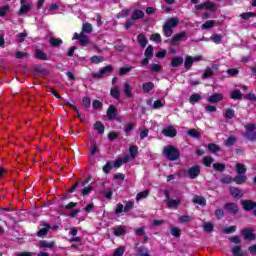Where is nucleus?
<instances>
[{"label":"nucleus","instance_id":"f257e3e1","mask_svg":"<svg viewBox=\"0 0 256 256\" xmlns=\"http://www.w3.org/2000/svg\"><path fill=\"white\" fill-rule=\"evenodd\" d=\"M179 25V19L178 18H170L166 20V22L163 25V32L166 37H171L173 35V29Z\"/></svg>","mask_w":256,"mask_h":256},{"label":"nucleus","instance_id":"f03ea898","mask_svg":"<svg viewBox=\"0 0 256 256\" xmlns=\"http://www.w3.org/2000/svg\"><path fill=\"white\" fill-rule=\"evenodd\" d=\"M164 155L169 161H177L179 159V151L174 146H166L164 148Z\"/></svg>","mask_w":256,"mask_h":256},{"label":"nucleus","instance_id":"7ed1b4c3","mask_svg":"<svg viewBox=\"0 0 256 256\" xmlns=\"http://www.w3.org/2000/svg\"><path fill=\"white\" fill-rule=\"evenodd\" d=\"M199 61H203L202 56H187L185 61H184V67L185 69L189 70L191 67H193L194 63H199Z\"/></svg>","mask_w":256,"mask_h":256},{"label":"nucleus","instance_id":"20e7f679","mask_svg":"<svg viewBox=\"0 0 256 256\" xmlns=\"http://www.w3.org/2000/svg\"><path fill=\"white\" fill-rule=\"evenodd\" d=\"M245 129H246L245 137L249 139V141H256V133H254L255 124H247L245 126Z\"/></svg>","mask_w":256,"mask_h":256},{"label":"nucleus","instance_id":"39448f33","mask_svg":"<svg viewBox=\"0 0 256 256\" xmlns=\"http://www.w3.org/2000/svg\"><path fill=\"white\" fill-rule=\"evenodd\" d=\"M72 39L73 41H75V39H78L82 47H87V44L90 43L89 38L83 32H81L80 34L74 33V36Z\"/></svg>","mask_w":256,"mask_h":256},{"label":"nucleus","instance_id":"423d86ee","mask_svg":"<svg viewBox=\"0 0 256 256\" xmlns=\"http://www.w3.org/2000/svg\"><path fill=\"white\" fill-rule=\"evenodd\" d=\"M243 209L245 211H251L253 210L256 215V203L251 200H243L242 202Z\"/></svg>","mask_w":256,"mask_h":256},{"label":"nucleus","instance_id":"0eeeda50","mask_svg":"<svg viewBox=\"0 0 256 256\" xmlns=\"http://www.w3.org/2000/svg\"><path fill=\"white\" fill-rule=\"evenodd\" d=\"M187 173L190 179H196V177H199V174L201 173V168H199V166H192L188 169Z\"/></svg>","mask_w":256,"mask_h":256},{"label":"nucleus","instance_id":"6e6552de","mask_svg":"<svg viewBox=\"0 0 256 256\" xmlns=\"http://www.w3.org/2000/svg\"><path fill=\"white\" fill-rule=\"evenodd\" d=\"M162 133L165 137H175L177 135V129L173 126H167L162 130Z\"/></svg>","mask_w":256,"mask_h":256},{"label":"nucleus","instance_id":"1a4fd4ad","mask_svg":"<svg viewBox=\"0 0 256 256\" xmlns=\"http://www.w3.org/2000/svg\"><path fill=\"white\" fill-rule=\"evenodd\" d=\"M223 94L221 93H214L210 96H208L207 100L209 103H219V101H223Z\"/></svg>","mask_w":256,"mask_h":256},{"label":"nucleus","instance_id":"9d476101","mask_svg":"<svg viewBox=\"0 0 256 256\" xmlns=\"http://www.w3.org/2000/svg\"><path fill=\"white\" fill-rule=\"evenodd\" d=\"M32 7H33V4L31 3H27V2L21 3V7L18 12L19 15H25V13H28L29 11H31Z\"/></svg>","mask_w":256,"mask_h":256},{"label":"nucleus","instance_id":"9b49d317","mask_svg":"<svg viewBox=\"0 0 256 256\" xmlns=\"http://www.w3.org/2000/svg\"><path fill=\"white\" fill-rule=\"evenodd\" d=\"M180 203H181V199L169 200V196L167 195L166 205L168 209H177Z\"/></svg>","mask_w":256,"mask_h":256},{"label":"nucleus","instance_id":"f8f14e48","mask_svg":"<svg viewBox=\"0 0 256 256\" xmlns=\"http://www.w3.org/2000/svg\"><path fill=\"white\" fill-rule=\"evenodd\" d=\"M242 235H244L245 239H247L248 241H255V234L251 229H243Z\"/></svg>","mask_w":256,"mask_h":256},{"label":"nucleus","instance_id":"ddd939ff","mask_svg":"<svg viewBox=\"0 0 256 256\" xmlns=\"http://www.w3.org/2000/svg\"><path fill=\"white\" fill-rule=\"evenodd\" d=\"M185 37H187L186 32H181V33L174 35L172 37V45H177V43H179V41H182V39H185Z\"/></svg>","mask_w":256,"mask_h":256},{"label":"nucleus","instance_id":"4468645a","mask_svg":"<svg viewBox=\"0 0 256 256\" xmlns=\"http://www.w3.org/2000/svg\"><path fill=\"white\" fill-rule=\"evenodd\" d=\"M230 194L232 195V197H234L235 199H241V197H243V191L239 190L236 187H231L230 188Z\"/></svg>","mask_w":256,"mask_h":256},{"label":"nucleus","instance_id":"2eb2a0df","mask_svg":"<svg viewBox=\"0 0 256 256\" xmlns=\"http://www.w3.org/2000/svg\"><path fill=\"white\" fill-rule=\"evenodd\" d=\"M112 70L113 68L111 66H106L102 68L98 73L94 74V77H105V73H111Z\"/></svg>","mask_w":256,"mask_h":256},{"label":"nucleus","instance_id":"dca6fc26","mask_svg":"<svg viewBox=\"0 0 256 256\" xmlns=\"http://www.w3.org/2000/svg\"><path fill=\"white\" fill-rule=\"evenodd\" d=\"M232 254L233 256H247V252H244L241 249V246H235L232 248Z\"/></svg>","mask_w":256,"mask_h":256},{"label":"nucleus","instance_id":"f3484780","mask_svg":"<svg viewBox=\"0 0 256 256\" xmlns=\"http://www.w3.org/2000/svg\"><path fill=\"white\" fill-rule=\"evenodd\" d=\"M133 88L131 87V84L129 82H126L124 84V93H125V96L128 97V98H131L133 97Z\"/></svg>","mask_w":256,"mask_h":256},{"label":"nucleus","instance_id":"a211bd4d","mask_svg":"<svg viewBox=\"0 0 256 256\" xmlns=\"http://www.w3.org/2000/svg\"><path fill=\"white\" fill-rule=\"evenodd\" d=\"M117 108H115L114 106H110L107 110V116L108 119H115V117L117 116Z\"/></svg>","mask_w":256,"mask_h":256},{"label":"nucleus","instance_id":"6ab92c4d","mask_svg":"<svg viewBox=\"0 0 256 256\" xmlns=\"http://www.w3.org/2000/svg\"><path fill=\"white\" fill-rule=\"evenodd\" d=\"M154 87H155V84H153V82H147L142 85V89L144 93H150L151 91H153Z\"/></svg>","mask_w":256,"mask_h":256},{"label":"nucleus","instance_id":"aec40b11","mask_svg":"<svg viewBox=\"0 0 256 256\" xmlns=\"http://www.w3.org/2000/svg\"><path fill=\"white\" fill-rule=\"evenodd\" d=\"M35 57H36V59H40L42 61H47V59H48L47 54L45 52H43L42 50H39V49H37L35 51Z\"/></svg>","mask_w":256,"mask_h":256},{"label":"nucleus","instance_id":"412c9836","mask_svg":"<svg viewBox=\"0 0 256 256\" xmlns=\"http://www.w3.org/2000/svg\"><path fill=\"white\" fill-rule=\"evenodd\" d=\"M149 197V191L145 190L142 192H139L136 196V201L139 203V201H143V199H147Z\"/></svg>","mask_w":256,"mask_h":256},{"label":"nucleus","instance_id":"4be33fe9","mask_svg":"<svg viewBox=\"0 0 256 256\" xmlns=\"http://www.w3.org/2000/svg\"><path fill=\"white\" fill-rule=\"evenodd\" d=\"M180 65H183V58L177 56L172 59L171 67H179Z\"/></svg>","mask_w":256,"mask_h":256},{"label":"nucleus","instance_id":"5701e85b","mask_svg":"<svg viewBox=\"0 0 256 256\" xmlns=\"http://www.w3.org/2000/svg\"><path fill=\"white\" fill-rule=\"evenodd\" d=\"M143 17H145V13L141 10H134L132 12V19H134V20L143 19Z\"/></svg>","mask_w":256,"mask_h":256},{"label":"nucleus","instance_id":"b1692460","mask_svg":"<svg viewBox=\"0 0 256 256\" xmlns=\"http://www.w3.org/2000/svg\"><path fill=\"white\" fill-rule=\"evenodd\" d=\"M94 129L98 131L100 135H103V133H105V126L101 122H96L94 124Z\"/></svg>","mask_w":256,"mask_h":256},{"label":"nucleus","instance_id":"393cba45","mask_svg":"<svg viewBox=\"0 0 256 256\" xmlns=\"http://www.w3.org/2000/svg\"><path fill=\"white\" fill-rule=\"evenodd\" d=\"M82 33H93V25L85 22L82 26Z\"/></svg>","mask_w":256,"mask_h":256},{"label":"nucleus","instance_id":"a878e982","mask_svg":"<svg viewBox=\"0 0 256 256\" xmlns=\"http://www.w3.org/2000/svg\"><path fill=\"white\" fill-rule=\"evenodd\" d=\"M226 210L229 211V213H237V211H239V207L234 203H229L226 205Z\"/></svg>","mask_w":256,"mask_h":256},{"label":"nucleus","instance_id":"bb28decb","mask_svg":"<svg viewBox=\"0 0 256 256\" xmlns=\"http://www.w3.org/2000/svg\"><path fill=\"white\" fill-rule=\"evenodd\" d=\"M235 183L237 185H242V183H245L247 181V176L245 175H238L234 178Z\"/></svg>","mask_w":256,"mask_h":256},{"label":"nucleus","instance_id":"cd10ccee","mask_svg":"<svg viewBox=\"0 0 256 256\" xmlns=\"http://www.w3.org/2000/svg\"><path fill=\"white\" fill-rule=\"evenodd\" d=\"M236 171L238 175H243V173L247 172V167L243 164H236Z\"/></svg>","mask_w":256,"mask_h":256},{"label":"nucleus","instance_id":"c85d7f7f","mask_svg":"<svg viewBox=\"0 0 256 256\" xmlns=\"http://www.w3.org/2000/svg\"><path fill=\"white\" fill-rule=\"evenodd\" d=\"M63 44V40L59 39V38H51L50 39V45H52V47H59V45Z\"/></svg>","mask_w":256,"mask_h":256},{"label":"nucleus","instance_id":"c756f323","mask_svg":"<svg viewBox=\"0 0 256 256\" xmlns=\"http://www.w3.org/2000/svg\"><path fill=\"white\" fill-rule=\"evenodd\" d=\"M138 43L141 47H147V38L143 34L138 35Z\"/></svg>","mask_w":256,"mask_h":256},{"label":"nucleus","instance_id":"7c9ffc66","mask_svg":"<svg viewBox=\"0 0 256 256\" xmlns=\"http://www.w3.org/2000/svg\"><path fill=\"white\" fill-rule=\"evenodd\" d=\"M198 101H201V95L199 94H192L189 98V102L194 105V103H198Z\"/></svg>","mask_w":256,"mask_h":256},{"label":"nucleus","instance_id":"2f4dec72","mask_svg":"<svg viewBox=\"0 0 256 256\" xmlns=\"http://www.w3.org/2000/svg\"><path fill=\"white\" fill-rule=\"evenodd\" d=\"M49 229H51V227H49V225L46 224L42 229L38 231V237H43L44 235H47Z\"/></svg>","mask_w":256,"mask_h":256},{"label":"nucleus","instance_id":"473e14b6","mask_svg":"<svg viewBox=\"0 0 256 256\" xmlns=\"http://www.w3.org/2000/svg\"><path fill=\"white\" fill-rule=\"evenodd\" d=\"M231 99H234V100H237V99H242L243 97V94L241 93L240 90H234L232 93H231Z\"/></svg>","mask_w":256,"mask_h":256},{"label":"nucleus","instance_id":"72a5a7b5","mask_svg":"<svg viewBox=\"0 0 256 256\" xmlns=\"http://www.w3.org/2000/svg\"><path fill=\"white\" fill-rule=\"evenodd\" d=\"M211 41H213V43H216L217 45H219V43H221L223 36L219 35V34H213L210 37Z\"/></svg>","mask_w":256,"mask_h":256},{"label":"nucleus","instance_id":"f704fd0d","mask_svg":"<svg viewBox=\"0 0 256 256\" xmlns=\"http://www.w3.org/2000/svg\"><path fill=\"white\" fill-rule=\"evenodd\" d=\"M213 223L211 222H205L203 225V229L206 233H211L213 231Z\"/></svg>","mask_w":256,"mask_h":256},{"label":"nucleus","instance_id":"c9c22d12","mask_svg":"<svg viewBox=\"0 0 256 256\" xmlns=\"http://www.w3.org/2000/svg\"><path fill=\"white\" fill-rule=\"evenodd\" d=\"M111 95L114 97V99H119V95H121V92L119 91V88L114 86L111 91Z\"/></svg>","mask_w":256,"mask_h":256},{"label":"nucleus","instance_id":"e433bc0d","mask_svg":"<svg viewBox=\"0 0 256 256\" xmlns=\"http://www.w3.org/2000/svg\"><path fill=\"white\" fill-rule=\"evenodd\" d=\"M124 233H125L124 227L119 226L114 229V235H116V237H121V235H124Z\"/></svg>","mask_w":256,"mask_h":256},{"label":"nucleus","instance_id":"4c0bfd02","mask_svg":"<svg viewBox=\"0 0 256 256\" xmlns=\"http://www.w3.org/2000/svg\"><path fill=\"white\" fill-rule=\"evenodd\" d=\"M11 9V6L5 5L2 8H0V17H5L7 13H9V10Z\"/></svg>","mask_w":256,"mask_h":256},{"label":"nucleus","instance_id":"58836bf2","mask_svg":"<svg viewBox=\"0 0 256 256\" xmlns=\"http://www.w3.org/2000/svg\"><path fill=\"white\" fill-rule=\"evenodd\" d=\"M129 151L130 157H132V159H135V157H137V153L139 152V148H137V146H131Z\"/></svg>","mask_w":256,"mask_h":256},{"label":"nucleus","instance_id":"ea45409f","mask_svg":"<svg viewBox=\"0 0 256 256\" xmlns=\"http://www.w3.org/2000/svg\"><path fill=\"white\" fill-rule=\"evenodd\" d=\"M215 27V21L213 20H208L202 25V29H211Z\"/></svg>","mask_w":256,"mask_h":256},{"label":"nucleus","instance_id":"a19ab883","mask_svg":"<svg viewBox=\"0 0 256 256\" xmlns=\"http://www.w3.org/2000/svg\"><path fill=\"white\" fill-rule=\"evenodd\" d=\"M67 105H68V107H71V109H74L78 119H80V121H83V118L81 117V112H79V109H77V106L71 104L70 102H67Z\"/></svg>","mask_w":256,"mask_h":256},{"label":"nucleus","instance_id":"79ce46f5","mask_svg":"<svg viewBox=\"0 0 256 256\" xmlns=\"http://www.w3.org/2000/svg\"><path fill=\"white\" fill-rule=\"evenodd\" d=\"M145 57L151 59L153 57V46H148L145 50Z\"/></svg>","mask_w":256,"mask_h":256},{"label":"nucleus","instance_id":"37998d69","mask_svg":"<svg viewBox=\"0 0 256 256\" xmlns=\"http://www.w3.org/2000/svg\"><path fill=\"white\" fill-rule=\"evenodd\" d=\"M193 202L198 205H205V198L203 196H195Z\"/></svg>","mask_w":256,"mask_h":256},{"label":"nucleus","instance_id":"c03bdc74","mask_svg":"<svg viewBox=\"0 0 256 256\" xmlns=\"http://www.w3.org/2000/svg\"><path fill=\"white\" fill-rule=\"evenodd\" d=\"M55 243L54 242H49V241H42L40 242V247H46L47 249H52L54 247Z\"/></svg>","mask_w":256,"mask_h":256},{"label":"nucleus","instance_id":"a18cd8bd","mask_svg":"<svg viewBox=\"0 0 256 256\" xmlns=\"http://www.w3.org/2000/svg\"><path fill=\"white\" fill-rule=\"evenodd\" d=\"M165 105V101L163 100H156L153 103V109H161Z\"/></svg>","mask_w":256,"mask_h":256},{"label":"nucleus","instance_id":"49530a36","mask_svg":"<svg viewBox=\"0 0 256 256\" xmlns=\"http://www.w3.org/2000/svg\"><path fill=\"white\" fill-rule=\"evenodd\" d=\"M171 235H173V237H181V229H179L178 227H174L170 230Z\"/></svg>","mask_w":256,"mask_h":256},{"label":"nucleus","instance_id":"de8ad7c7","mask_svg":"<svg viewBox=\"0 0 256 256\" xmlns=\"http://www.w3.org/2000/svg\"><path fill=\"white\" fill-rule=\"evenodd\" d=\"M203 163L206 167H211V163H213V158L211 156H205L203 158Z\"/></svg>","mask_w":256,"mask_h":256},{"label":"nucleus","instance_id":"09e8293b","mask_svg":"<svg viewBox=\"0 0 256 256\" xmlns=\"http://www.w3.org/2000/svg\"><path fill=\"white\" fill-rule=\"evenodd\" d=\"M151 41H154L155 43H161V34L155 33L150 36Z\"/></svg>","mask_w":256,"mask_h":256},{"label":"nucleus","instance_id":"8fccbe9b","mask_svg":"<svg viewBox=\"0 0 256 256\" xmlns=\"http://www.w3.org/2000/svg\"><path fill=\"white\" fill-rule=\"evenodd\" d=\"M204 9H208V11H215V4L213 2H204Z\"/></svg>","mask_w":256,"mask_h":256},{"label":"nucleus","instance_id":"3c124183","mask_svg":"<svg viewBox=\"0 0 256 256\" xmlns=\"http://www.w3.org/2000/svg\"><path fill=\"white\" fill-rule=\"evenodd\" d=\"M241 19L247 20L251 19V17H255V14L253 12H245L240 14Z\"/></svg>","mask_w":256,"mask_h":256},{"label":"nucleus","instance_id":"603ef678","mask_svg":"<svg viewBox=\"0 0 256 256\" xmlns=\"http://www.w3.org/2000/svg\"><path fill=\"white\" fill-rule=\"evenodd\" d=\"M104 59L103 56H93L91 57V62L98 64V63H103Z\"/></svg>","mask_w":256,"mask_h":256},{"label":"nucleus","instance_id":"864d4df0","mask_svg":"<svg viewBox=\"0 0 256 256\" xmlns=\"http://www.w3.org/2000/svg\"><path fill=\"white\" fill-rule=\"evenodd\" d=\"M215 171H225V164L215 163L213 164Z\"/></svg>","mask_w":256,"mask_h":256},{"label":"nucleus","instance_id":"5fc2aeb1","mask_svg":"<svg viewBox=\"0 0 256 256\" xmlns=\"http://www.w3.org/2000/svg\"><path fill=\"white\" fill-rule=\"evenodd\" d=\"M188 135H190V137H194L195 139H199L200 137L199 132L195 129L188 131Z\"/></svg>","mask_w":256,"mask_h":256},{"label":"nucleus","instance_id":"6e6d98bb","mask_svg":"<svg viewBox=\"0 0 256 256\" xmlns=\"http://www.w3.org/2000/svg\"><path fill=\"white\" fill-rule=\"evenodd\" d=\"M134 205L135 204L133 202H127L124 207V213H128V211H131V209H133Z\"/></svg>","mask_w":256,"mask_h":256},{"label":"nucleus","instance_id":"4d7b16f0","mask_svg":"<svg viewBox=\"0 0 256 256\" xmlns=\"http://www.w3.org/2000/svg\"><path fill=\"white\" fill-rule=\"evenodd\" d=\"M125 211V207H123V204H117L115 208V213L119 215V213H123Z\"/></svg>","mask_w":256,"mask_h":256},{"label":"nucleus","instance_id":"13d9d810","mask_svg":"<svg viewBox=\"0 0 256 256\" xmlns=\"http://www.w3.org/2000/svg\"><path fill=\"white\" fill-rule=\"evenodd\" d=\"M226 117L227 119H233L235 117V111H233V109H227Z\"/></svg>","mask_w":256,"mask_h":256},{"label":"nucleus","instance_id":"bf43d9fd","mask_svg":"<svg viewBox=\"0 0 256 256\" xmlns=\"http://www.w3.org/2000/svg\"><path fill=\"white\" fill-rule=\"evenodd\" d=\"M82 105H84V107L86 108L91 107V99H89L88 97H84L82 100Z\"/></svg>","mask_w":256,"mask_h":256},{"label":"nucleus","instance_id":"052dcab7","mask_svg":"<svg viewBox=\"0 0 256 256\" xmlns=\"http://www.w3.org/2000/svg\"><path fill=\"white\" fill-rule=\"evenodd\" d=\"M208 149L211 151V153H216V151H219V146L216 144H209Z\"/></svg>","mask_w":256,"mask_h":256},{"label":"nucleus","instance_id":"680f3d73","mask_svg":"<svg viewBox=\"0 0 256 256\" xmlns=\"http://www.w3.org/2000/svg\"><path fill=\"white\" fill-rule=\"evenodd\" d=\"M123 163H125V162H123V159H121V158L116 159L114 162L115 169H119V167H121V165H123Z\"/></svg>","mask_w":256,"mask_h":256},{"label":"nucleus","instance_id":"e2e57ef3","mask_svg":"<svg viewBox=\"0 0 256 256\" xmlns=\"http://www.w3.org/2000/svg\"><path fill=\"white\" fill-rule=\"evenodd\" d=\"M113 169V166L111 165V162H107L106 165L103 167L104 173H109Z\"/></svg>","mask_w":256,"mask_h":256},{"label":"nucleus","instance_id":"0e129e2a","mask_svg":"<svg viewBox=\"0 0 256 256\" xmlns=\"http://www.w3.org/2000/svg\"><path fill=\"white\" fill-rule=\"evenodd\" d=\"M91 191H93L92 187H85L84 189H82V195L85 197V196L89 195V193H91Z\"/></svg>","mask_w":256,"mask_h":256},{"label":"nucleus","instance_id":"69168bd1","mask_svg":"<svg viewBox=\"0 0 256 256\" xmlns=\"http://www.w3.org/2000/svg\"><path fill=\"white\" fill-rule=\"evenodd\" d=\"M232 181H233V179H231L230 176H224L221 178L222 183L229 184V183H232Z\"/></svg>","mask_w":256,"mask_h":256},{"label":"nucleus","instance_id":"338daca9","mask_svg":"<svg viewBox=\"0 0 256 256\" xmlns=\"http://www.w3.org/2000/svg\"><path fill=\"white\" fill-rule=\"evenodd\" d=\"M244 97L245 99H248V101H256V96L253 93L247 94Z\"/></svg>","mask_w":256,"mask_h":256},{"label":"nucleus","instance_id":"774afa93","mask_svg":"<svg viewBox=\"0 0 256 256\" xmlns=\"http://www.w3.org/2000/svg\"><path fill=\"white\" fill-rule=\"evenodd\" d=\"M131 71V67H123L120 69V75H125L126 73H129Z\"/></svg>","mask_w":256,"mask_h":256}]
</instances>
